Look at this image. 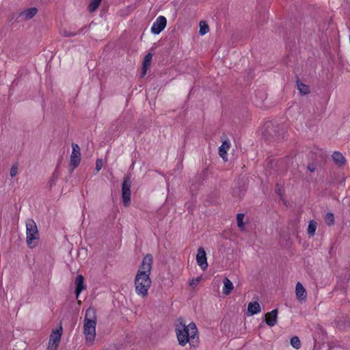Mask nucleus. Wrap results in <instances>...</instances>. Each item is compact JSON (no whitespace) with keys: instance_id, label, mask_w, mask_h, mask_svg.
<instances>
[{"instance_id":"nucleus-12","label":"nucleus","mask_w":350,"mask_h":350,"mask_svg":"<svg viewBox=\"0 0 350 350\" xmlns=\"http://www.w3.org/2000/svg\"><path fill=\"white\" fill-rule=\"evenodd\" d=\"M230 148V142L228 139L224 140L219 147V154L224 161H228L227 152Z\"/></svg>"},{"instance_id":"nucleus-19","label":"nucleus","mask_w":350,"mask_h":350,"mask_svg":"<svg viewBox=\"0 0 350 350\" xmlns=\"http://www.w3.org/2000/svg\"><path fill=\"white\" fill-rule=\"evenodd\" d=\"M297 89L302 95H306L309 93V87L299 81H297Z\"/></svg>"},{"instance_id":"nucleus-8","label":"nucleus","mask_w":350,"mask_h":350,"mask_svg":"<svg viewBox=\"0 0 350 350\" xmlns=\"http://www.w3.org/2000/svg\"><path fill=\"white\" fill-rule=\"evenodd\" d=\"M167 20L163 16H159L153 23L151 27V32L153 34H159L166 27Z\"/></svg>"},{"instance_id":"nucleus-22","label":"nucleus","mask_w":350,"mask_h":350,"mask_svg":"<svg viewBox=\"0 0 350 350\" xmlns=\"http://www.w3.org/2000/svg\"><path fill=\"white\" fill-rule=\"evenodd\" d=\"M209 31L208 25L204 21H201L200 23V31L199 33L201 36L205 35Z\"/></svg>"},{"instance_id":"nucleus-9","label":"nucleus","mask_w":350,"mask_h":350,"mask_svg":"<svg viewBox=\"0 0 350 350\" xmlns=\"http://www.w3.org/2000/svg\"><path fill=\"white\" fill-rule=\"evenodd\" d=\"M196 262L202 270L205 271L208 268V265L207 262L206 253L202 247L198 249Z\"/></svg>"},{"instance_id":"nucleus-1","label":"nucleus","mask_w":350,"mask_h":350,"mask_svg":"<svg viewBox=\"0 0 350 350\" xmlns=\"http://www.w3.org/2000/svg\"><path fill=\"white\" fill-rule=\"evenodd\" d=\"M153 265V256L150 254H147L138 268L134 280L135 291L136 294L145 298L148 295V290L152 284L150 273Z\"/></svg>"},{"instance_id":"nucleus-13","label":"nucleus","mask_w":350,"mask_h":350,"mask_svg":"<svg viewBox=\"0 0 350 350\" xmlns=\"http://www.w3.org/2000/svg\"><path fill=\"white\" fill-rule=\"evenodd\" d=\"M261 308L258 301L250 302L247 306V313L249 315H254L260 312Z\"/></svg>"},{"instance_id":"nucleus-10","label":"nucleus","mask_w":350,"mask_h":350,"mask_svg":"<svg viewBox=\"0 0 350 350\" xmlns=\"http://www.w3.org/2000/svg\"><path fill=\"white\" fill-rule=\"evenodd\" d=\"M277 319H278V310L274 309V310H271V312H267L265 314V321L269 326L273 327L275 325H276Z\"/></svg>"},{"instance_id":"nucleus-23","label":"nucleus","mask_w":350,"mask_h":350,"mask_svg":"<svg viewBox=\"0 0 350 350\" xmlns=\"http://www.w3.org/2000/svg\"><path fill=\"white\" fill-rule=\"evenodd\" d=\"M244 217L245 215L243 213H239L237 216V226L241 230H243L245 228L243 223Z\"/></svg>"},{"instance_id":"nucleus-14","label":"nucleus","mask_w":350,"mask_h":350,"mask_svg":"<svg viewBox=\"0 0 350 350\" xmlns=\"http://www.w3.org/2000/svg\"><path fill=\"white\" fill-rule=\"evenodd\" d=\"M152 59V55L149 53H148L144 60L142 64V77L146 75L147 70L148 69L149 66L150 65L151 61Z\"/></svg>"},{"instance_id":"nucleus-26","label":"nucleus","mask_w":350,"mask_h":350,"mask_svg":"<svg viewBox=\"0 0 350 350\" xmlns=\"http://www.w3.org/2000/svg\"><path fill=\"white\" fill-rule=\"evenodd\" d=\"M18 173V164L14 163L12 165L10 170V175L12 178L15 177Z\"/></svg>"},{"instance_id":"nucleus-17","label":"nucleus","mask_w":350,"mask_h":350,"mask_svg":"<svg viewBox=\"0 0 350 350\" xmlns=\"http://www.w3.org/2000/svg\"><path fill=\"white\" fill-rule=\"evenodd\" d=\"M38 10L36 8H31L23 11L21 14V16L23 17L26 20H29L32 18L36 14Z\"/></svg>"},{"instance_id":"nucleus-27","label":"nucleus","mask_w":350,"mask_h":350,"mask_svg":"<svg viewBox=\"0 0 350 350\" xmlns=\"http://www.w3.org/2000/svg\"><path fill=\"white\" fill-rule=\"evenodd\" d=\"M201 280V278L199 277V278H197L196 279H193L191 282H190V285L191 286H195V285H197L198 283Z\"/></svg>"},{"instance_id":"nucleus-5","label":"nucleus","mask_w":350,"mask_h":350,"mask_svg":"<svg viewBox=\"0 0 350 350\" xmlns=\"http://www.w3.org/2000/svg\"><path fill=\"white\" fill-rule=\"evenodd\" d=\"M62 331V326H59V328L55 330H53L49 340L48 350H57L60 342Z\"/></svg>"},{"instance_id":"nucleus-20","label":"nucleus","mask_w":350,"mask_h":350,"mask_svg":"<svg viewBox=\"0 0 350 350\" xmlns=\"http://www.w3.org/2000/svg\"><path fill=\"white\" fill-rule=\"evenodd\" d=\"M317 229V223L314 220H311L308 226V234L312 237L315 234V231Z\"/></svg>"},{"instance_id":"nucleus-6","label":"nucleus","mask_w":350,"mask_h":350,"mask_svg":"<svg viewBox=\"0 0 350 350\" xmlns=\"http://www.w3.org/2000/svg\"><path fill=\"white\" fill-rule=\"evenodd\" d=\"M122 198L124 205L128 206L131 202V182L129 177L124 178L122 185Z\"/></svg>"},{"instance_id":"nucleus-4","label":"nucleus","mask_w":350,"mask_h":350,"mask_svg":"<svg viewBox=\"0 0 350 350\" xmlns=\"http://www.w3.org/2000/svg\"><path fill=\"white\" fill-rule=\"evenodd\" d=\"M26 241L31 249L36 247L38 244L39 232L36 224L33 219H29L26 222Z\"/></svg>"},{"instance_id":"nucleus-7","label":"nucleus","mask_w":350,"mask_h":350,"mask_svg":"<svg viewBox=\"0 0 350 350\" xmlns=\"http://www.w3.org/2000/svg\"><path fill=\"white\" fill-rule=\"evenodd\" d=\"M81 162V150L79 145L77 144H72V153L70 155V165L72 169L76 168Z\"/></svg>"},{"instance_id":"nucleus-15","label":"nucleus","mask_w":350,"mask_h":350,"mask_svg":"<svg viewBox=\"0 0 350 350\" xmlns=\"http://www.w3.org/2000/svg\"><path fill=\"white\" fill-rule=\"evenodd\" d=\"M84 278L81 275H79L76 278L75 283H76V289H75V293L77 297L79 296V294L81 293V291L85 288L84 284H83Z\"/></svg>"},{"instance_id":"nucleus-21","label":"nucleus","mask_w":350,"mask_h":350,"mask_svg":"<svg viewBox=\"0 0 350 350\" xmlns=\"http://www.w3.org/2000/svg\"><path fill=\"white\" fill-rule=\"evenodd\" d=\"M101 0H92L89 4L88 9L90 12H93L97 10L100 5Z\"/></svg>"},{"instance_id":"nucleus-24","label":"nucleus","mask_w":350,"mask_h":350,"mask_svg":"<svg viewBox=\"0 0 350 350\" xmlns=\"http://www.w3.org/2000/svg\"><path fill=\"white\" fill-rule=\"evenodd\" d=\"M291 345L293 347L298 349L301 347V342L298 337L294 336L291 339Z\"/></svg>"},{"instance_id":"nucleus-2","label":"nucleus","mask_w":350,"mask_h":350,"mask_svg":"<svg viewBox=\"0 0 350 350\" xmlns=\"http://www.w3.org/2000/svg\"><path fill=\"white\" fill-rule=\"evenodd\" d=\"M176 333L179 345L184 346L195 338L198 329L195 323L186 325L182 319H178L176 323Z\"/></svg>"},{"instance_id":"nucleus-18","label":"nucleus","mask_w":350,"mask_h":350,"mask_svg":"<svg viewBox=\"0 0 350 350\" xmlns=\"http://www.w3.org/2000/svg\"><path fill=\"white\" fill-rule=\"evenodd\" d=\"M332 158L334 162L338 165H342L344 164L345 160L343 155L339 152H334L332 154Z\"/></svg>"},{"instance_id":"nucleus-16","label":"nucleus","mask_w":350,"mask_h":350,"mask_svg":"<svg viewBox=\"0 0 350 350\" xmlns=\"http://www.w3.org/2000/svg\"><path fill=\"white\" fill-rule=\"evenodd\" d=\"M223 283V293L226 295H228L231 293L234 288L233 284L228 278H225L224 279Z\"/></svg>"},{"instance_id":"nucleus-3","label":"nucleus","mask_w":350,"mask_h":350,"mask_svg":"<svg viewBox=\"0 0 350 350\" xmlns=\"http://www.w3.org/2000/svg\"><path fill=\"white\" fill-rule=\"evenodd\" d=\"M96 312L93 308L87 309L83 323V333L87 342H92L96 337Z\"/></svg>"},{"instance_id":"nucleus-28","label":"nucleus","mask_w":350,"mask_h":350,"mask_svg":"<svg viewBox=\"0 0 350 350\" xmlns=\"http://www.w3.org/2000/svg\"><path fill=\"white\" fill-rule=\"evenodd\" d=\"M102 165H103L102 161L100 159H98L96 161V170L99 171L101 169Z\"/></svg>"},{"instance_id":"nucleus-11","label":"nucleus","mask_w":350,"mask_h":350,"mask_svg":"<svg viewBox=\"0 0 350 350\" xmlns=\"http://www.w3.org/2000/svg\"><path fill=\"white\" fill-rule=\"evenodd\" d=\"M295 295L297 299L299 301H304L307 298V293L304 286L300 283L297 282L295 286Z\"/></svg>"},{"instance_id":"nucleus-25","label":"nucleus","mask_w":350,"mask_h":350,"mask_svg":"<svg viewBox=\"0 0 350 350\" xmlns=\"http://www.w3.org/2000/svg\"><path fill=\"white\" fill-rule=\"evenodd\" d=\"M325 221L328 226L333 225L334 224V216L333 213H327L325 216Z\"/></svg>"}]
</instances>
